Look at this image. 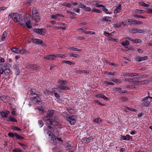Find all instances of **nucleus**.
Listing matches in <instances>:
<instances>
[{
  "mask_svg": "<svg viewBox=\"0 0 152 152\" xmlns=\"http://www.w3.org/2000/svg\"><path fill=\"white\" fill-rule=\"evenodd\" d=\"M21 16V15H19V14L16 13L10 14L9 15V16H11V18H13L14 17V21L16 22H18L20 20Z\"/></svg>",
  "mask_w": 152,
  "mask_h": 152,
  "instance_id": "f257e3e1",
  "label": "nucleus"
},
{
  "mask_svg": "<svg viewBox=\"0 0 152 152\" xmlns=\"http://www.w3.org/2000/svg\"><path fill=\"white\" fill-rule=\"evenodd\" d=\"M24 16V22L25 23L27 27L29 29L31 28H32V24L30 18L28 17H26V15H25Z\"/></svg>",
  "mask_w": 152,
  "mask_h": 152,
  "instance_id": "f03ea898",
  "label": "nucleus"
},
{
  "mask_svg": "<svg viewBox=\"0 0 152 152\" xmlns=\"http://www.w3.org/2000/svg\"><path fill=\"white\" fill-rule=\"evenodd\" d=\"M45 29L44 28H35L33 29V31L37 34L42 35H44L45 33Z\"/></svg>",
  "mask_w": 152,
  "mask_h": 152,
  "instance_id": "7ed1b4c3",
  "label": "nucleus"
},
{
  "mask_svg": "<svg viewBox=\"0 0 152 152\" xmlns=\"http://www.w3.org/2000/svg\"><path fill=\"white\" fill-rule=\"evenodd\" d=\"M77 117L75 115L69 116L67 119V121L71 125L74 124L76 122V118Z\"/></svg>",
  "mask_w": 152,
  "mask_h": 152,
  "instance_id": "20e7f679",
  "label": "nucleus"
},
{
  "mask_svg": "<svg viewBox=\"0 0 152 152\" xmlns=\"http://www.w3.org/2000/svg\"><path fill=\"white\" fill-rule=\"evenodd\" d=\"M31 41L34 43L35 44H40L43 46H44L45 45L43 41L40 39H31Z\"/></svg>",
  "mask_w": 152,
  "mask_h": 152,
  "instance_id": "39448f33",
  "label": "nucleus"
},
{
  "mask_svg": "<svg viewBox=\"0 0 152 152\" xmlns=\"http://www.w3.org/2000/svg\"><path fill=\"white\" fill-rule=\"evenodd\" d=\"M54 110H51L48 111L47 115L45 116V118L47 119H50V118H51L53 116V115L54 113Z\"/></svg>",
  "mask_w": 152,
  "mask_h": 152,
  "instance_id": "423d86ee",
  "label": "nucleus"
},
{
  "mask_svg": "<svg viewBox=\"0 0 152 152\" xmlns=\"http://www.w3.org/2000/svg\"><path fill=\"white\" fill-rule=\"evenodd\" d=\"M32 100L34 103H37L41 102V98L38 96H33Z\"/></svg>",
  "mask_w": 152,
  "mask_h": 152,
  "instance_id": "0eeeda50",
  "label": "nucleus"
},
{
  "mask_svg": "<svg viewBox=\"0 0 152 152\" xmlns=\"http://www.w3.org/2000/svg\"><path fill=\"white\" fill-rule=\"evenodd\" d=\"M94 139L92 136H90L89 137H83L82 139V140L84 142H90L91 140Z\"/></svg>",
  "mask_w": 152,
  "mask_h": 152,
  "instance_id": "6e6552de",
  "label": "nucleus"
},
{
  "mask_svg": "<svg viewBox=\"0 0 152 152\" xmlns=\"http://www.w3.org/2000/svg\"><path fill=\"white\" fill-rule=\"evenodd\" d=\"M131 31H130L132 33H141L144 32V30L140 29L138 28L133 29L132 30H130Z\"/></svg>",
  "mask_w": 152,
  "mask_h": 152,
  "instance_id": "1a4fd4ad",
  "label": "nucleus"
},
{
  "mask_svg": "<svg viewBox=\"0 0 152 152\" xmlns=\"http://www.w3.org/2000/svg\"><path fill=\"white\" fill-rule=\"evenodd\" d=\"M56 57V55H50L45 57L44 58L49 60H52Z\"/></svg>",
  "mask_w": 152,
  "mask_h": 152,
  "instance_id": "9d476101",
  "label": "nucleus"
},
{
  "mask_svg": "<svg viewBox=\"0 0 152 152\" xmlns=\"http://www.w3.org/2000/svg\"><path fill=\"white\" fill-rule=\"evenodd\" d=\"M132 82H133L132 84H134L135 85H136L138 84L139 81L137 80H140L139 77L132 78Z\"/></svg>",
  "mask_w": 152,
  "mask_h": 152,
  "instance_id": "9b49d317",
  "label": "nucleus"
},
{
  "mask_svg": "<svg viewBox=\"0 0 152 152\" xmlns=\"http://www.w3.org/2000/svg\"><path fill=\"white\" fill-rule=\"evenodd\" d=\"M148 59V57L147 56H144L143 57H140L139 56H137L136 58V60L139 61H142L145 60H147Z\"/></svg>",
  "mask_w": 152,
  "mask_h": 152,
  "instance_id": "f8f14e48",
  "label": "nucleus"
},
{
  "mask_svg": "<svg viewBox=\"0 0 152 152\" xmlns=\"http://www.w3.org/2000/svg\"><path fill=\"white\" fill-rule=\"evenodd\" d=\"M13 67L15 70V73L16 75H18L20 72L19 67L17 65H14Z\"/></svg>",
  "mask_w": 152,
  "mask_h": 152,
  "instance_id": "ddd939ff",
  "label": "nucleus"
},
{
  "mask_svg": "<svg viewBox=\"0 0 152 152\" xmlns=\"http://www.w3.org/2000/svg\"><path fill=\"white\" fill-rule=\"evenodd\" d=\"M33 18L35 22H39L40 20V17L39 16L38 14L35 15H33Z\"/></svg>",
  "mask_w": 152,
  "mask_h": 152,
  "instance_id": "4468645a",
  "label": "nucleus"
},
{
  "mask_svg": "<svg viewBox=\"0 0 152 152\" xmlns=\"http://www.w3.org/2000/svg\"><path fill=\"white\" fill-rule=\"evenodd\" d=\"M58 88H60L61 90H69L70 89V88L69 87L64 86H59V87H58Z\"/></svg>",
  "mask_w": 152,
  "mask_h": 152,
  "instance_id": "2eb2a0df",
  "label": "nucleus"
},
{
  "mask_svg": "<svg viewBox=\"0 0 152 152\" xmlns=\"http://www.w3.org/2000/svg\"><path fill=\"white\" fill-rule=\"evenodd\" d=\"M121 10V6H119V7L116 8L114 11V12L115 13H117L119 12Z\"/></svg>",
  "mask_w": 152,
  "mask_h": 152,
  "instance_id": "dca6fc26",
  "label": "nucleus"
},
{
  "mask_svg": "<svg viewBox=\"0 0 152 152\" xmlns=\"http://www.w3.org/2000/svg\"><path fill=\"white\" fill-rule=\"evenodd\" d=\"M7 35V33L5 31L3 32L1 37V40L2 41L5 40L6 37Z\"/></svg>",
  "mask_w": 152,
  "mask_h": 152,
  "instance_id": "f3484780",
  "label": "nucleus"
},
{
  "mask_svg": "<svg viewBox=\"0 0 152 152\" xmlns=\"http://www.w3.org/2000/svg\"><path fill=\"white\" fill-rule=\"evenodd\" d=\"M121 140H129L130 138L129 136L128 135H126V136L124 135L121 137Z\"/></svg>",
  "mask_w": 152,
  "mask_h": 152,
  "instance_id": "a211bd4d",
  "label": "nucleus"
},
{
  "mask_svg": "<svg viewBox=\"0 0 152 152\" xmlns=\"http://www.w3.org/2000/svg\"><path fill=\"white\" fill-rule=\"evenodd\" d=\"M30 93L32 95H37V92L35 89H31L30 91Z\"/></svg>",
  "mask_w": 152,
  "mask_h": 152,
  "instance_id": "6ab92c4d",
  "label": "nucleus"
},
{
  "mask_svg": "<svg viewBox=\"0 0 152 152\" xmlns=\"http://www.w3.org/2000/svg\"><path fill=\"white\" fill-rule=\"evenodd\" d=\"M120 100L122 102H126L128 100V99L127 97H125V96H123L121 97Z\"/></svg>",
  "mask_w": 152,
  "mask_h": 152,
  "instance_id": "aec40b11",
  "label": "nucleus"
},
{
  "mask_svg": "<svg viewBox=\"0 0 152 152\" xmlns=\"http://www.w3.org/2000/svg\"><path fill=\"white\" fill-rule=\"evenodd\" d=\"M47 126H50L52 125V119H47Z\"/></svg>",
  "mask_w": 152,
  "mask_h": 152,
  "instance_id": "412c9836",
  "label": "nucleus"
},
{
  "mask_svg": "<svg viewBox=\"0 0 152 152\" xmlns=\"http://www.w3.org/2000/svg\"><path fill=\"white\" fill-rule=\"evenodd\" d=\"M28 67L30 68L34 69L38 68V66L37 65L32 64L30 65Z\"/></svg>",
  "mask_w": 152,
  "mask_h": 152,
  "instance_id": "4be33fe9",
  "label": "nucleus"
},
{
  "mask_svg": "<svg viewBox=\"0 0 152 152\" xmlns=\"http://www.w3.org/2000/svg\"><path fill=\"white\" fill-rule=\"evenodd\" d=\"M115 90L116 91L120 93H124L123 91H122V89L121 88H115Z\"/></svg>",
  "mask_w": 152,
  "mask_h": 152,
  "instance_id": "5701e85b",
  "label": "nucleus"
},
{
  "mask_svg": "<svg viewBox=\"0 0 152 152\" xmlns=\"http://www.w3.org/2000/svg\"><path fill=\"white\" fill-rule=\"evenodd\" d=\"M128 22L129 23V24L135 25V20H132V19H129L128 20Z\"/></svg>",
  "mask_w": 152,
  "mask_h": 152,
  "instance_id": "b1692460",
  "label": "nucleus"
},
{
  "mask_svg": "<svg viewBox=\"0 0 152 152\" xmlns=\"http://www.w3.org/2000/svg\"><path fill=\"white\" fill-rule=\"evenodd\" d=\"M110 18V17H107V16H105L102 19H101V21H103V20H104L105 21H109L110 22H111V21L110 20H109L108 19Z\"/></svg>",
  "mask_w": 152,
  "mask_h": 152,
  "instance_id": "393cba45",
  "label": "nucleus"
},
{
  "mask_svg": "<svg viewBox=\"0 0 152 152\" xmlns=\"http://www.w3.org/2000/svg\"><path fill=\"white\" fill-rule=\"evenodd\" d=\"M10 72V70L9 69H5L4 71V74L6 75H7L9 74Z\"/></svg>",
  "mask_w": 152,
  "mask_h": 152,
  "instance_id": "a878e982",
  "label": "nucleus"
},
{
  "mask_svg": "<svg viewBox=\"0 0 152 152\" xmlns=\"http://www.w3.org/2000/svg\"><path fill=\"white\" fill-rule=\"evenodd\" d=\"M15 137L18 140H23L24 139V137L19 135L18 133L15 134Z\"/></svg>",
  "mask_w": 152,
  "mask_h": 152,
  "instance_id": "bb28decb",
  "label": "nucleus"
},
{
  "mask_svg": "<svg viewBox=\"0 0 152 152\" xmlns=\"http://www.w3.org/2000/svg\"><path fill=\"white\" fill-rule=\"evenodd\" d=\"M1 114L2 118H5L7 117V115L6 113V112H5L2 111L1 112Z\"/></svg>",
  "mask_w": 152,
  "mask_h": 152,
  "instance_id": "cd10ccee",
  "label": "nucleus"
},
{
  "mask_svg": "<svg viewBox=\"0 0 152 152\" xmlns=\"http://www.w3.org/2000/svg\"><path fill=\"white\" fill-rule=\"evenodd\" d=\"M17 133H13L12 132H9L8 134V135L12 137V138H13L14 137H15V134H17Z\"/></svg>",
  "mask_w": 152,
  "mask_h": 152,
  "instance_id": "c85d7f7f",
  "label": "nucleus"
},
{
  "mask_svg": "<svg viewBox=\"0 0 152 152\" xmlns=\"http://www.w3.org/2000/svg\"><path fill=\"white\" fill-rule=\"evenodd\" d=\"M13 152H22V150L18 148H16L12 150Z\"/></svg>",
  "mask_w": 152,
  "mask_h": 152,
  "instance_id": "c756f323",
  "label": "nucleus"
},
{
  "mask_svg": "<svg viewBox=\"0 0 152 152\" xmlns=\"http://www.w3.org/2000/svg\"><path fill=\"white\" fill-rule=\"evenodd\" d=\"M11 50L12 51L15 53H19V50L17 48H13L11 49Z\"/></svg>",
  "mask_w": 152,
  "mask_h": 152,
  "instance_id": "7c9ffc66",
  "label": "nucleus"
},
{
  "mask_svg": "<svg viewBox=\"0 0 152 152\" xmlns=\"http://www.w3.org/2000/svg\"><path fill=\"white\" fill-rule=\"evenodd\" d=\"M70 49L71 51H76L79 52H81L82 50L81 49H78L77 48H71Z\"/></svg>",
  "mask_w": 152,
  "mask_h": 152,
  "instance_id": "2f4dec72",
  "label": "nucleus"
},
{
  "mask_svg": "<svg viewBox=\"0 0 152 152\" xmlns=\"http://www.w3.org/2000/svg\"><path fill=\"white\" fill-rule=\"evenodd\" d=\"M108 40L110 41H113V42H118V39H115L112 37H110L108 38Z\"/></svg>",
  "mask_w": 152,
  "mask_h": 152,
  "instance_id": "473e14b6",
  "label": "nucleus"
},
{
  "mask_svg": "<svg viewBox=\"0 0 152 152\" xmlns=\"http://www.w3.org/2000/svg\"><path fill=\"white\" fill-rule=\"evenodd\" d=\"M52 125L53 126H58V122H57L56 121V120H53V119H52Z\"/></svg>",
  "mask_w": 152,
  "mask_h": 152,
  "instance_id": "72a5a7b5",
  "label": "nucleus"
},
{
  "mask_svg": "<svg viewBox=\"0 0 152 152\" xmlns=\"http://www.w3.org/2000/svg\"><path fill=\"white\" fill-rule=\"evenodd\" d=\"M18 144L20 145L21 146L23 147V148L25 149L27 148V146L26 145L23 144L21 143L20 142H18Z\"/></svg>",
  "mask_w": 152,
  "mask_h": 152,
  "instance_id": "f704fd0d",
  "label": "nucleus"
},
{
  "mask_svg": "<svg viewBox=\"0 0 152 152\" xmlns=\"http://www.w3.org/2000/svg\"><path fill=\"white\" fill-rule=\"evenodd\" d=\"M39 14L38 11H36L35 9H33L32 10V15H35L36 14Z\"/></svg>",
  "mask_w": 152,
  "mask_h": 152,
  "instance_id": "c9c22d12",
  "label": "nucleus"
},
{
  "mask_svg": "<svg viewBox=\"0 0 152 152\" xmlns=\"http://www.w3.org/2000/svg\"><path fill=\"white\" fill-rule=\"evenodd\" d=\"M62 5L64 6H66L68 7H71V4L68 3H66V2H64L62 4Z\"/></svg>",
  "mask_w": 152,
  "mask_h": 152,
  "instance_id": "e433bc0d",
  "label": "nucleus"
},
{
  "mask_svg": "<svg viewBox=\"0 0 152 152\" xmlns=\"http://www.w3.org/2000/svg\"><path fill=\"white\" fill-rule=\"evenodd\" d=\"M12 129L14 130H18V131H20L21 130V129L18 128L17 127L15 126H12Z\"/></svg>",
  "mask_w": 152,
  "mask_h": 152,
  "instance_id": "4c0bfd02",
  "label": "nucleus"
},
{
  "mask_svg": "<svg viewBox=\"0 0 152 152\" xmlns=\"http://www.w3.org/2000/svg\"><path fill=\"white\" fill-rule=\"evenodd\" d=\"M148 77V75H141L139 77L140 80H141V78H146Z\"/></svg>",
  "mask_w": 152,
  "mask_h": 152,
  "instance_id": "58836bf2",
  "label": "nucleus"
},
{
  "mask_svg": "<svg viewBox=\"0 0 152 152\" xmlns=\"http://www.w3.org/2000/svg\"><path fill=\"white\" fill-rule=\"evenodd\" d=\"M134 17H136L138 18H142L143 19H145L146 18L145 17L142 16L140 15H138L137 14H135L134 15Z\"/></svg>",
  "mask_w": 152,
  "mask_h": 152,
  "instance_id": "ea45409f",
  "label": "nucleus"
},
{
  "mask_svg": "<svg viewBox=\"0 0 152 152\" xmlns=\"http://www.w3.org/2000/svg\"><path fill=\"white\" fill-rule=\"evenodd\" d=\"M27 50L25 49H22L20 50H19V52L21 54H23L27 52Z\"/></svg>",
  "mask_w": 152,
  "mask_h": 152,
  "instance_id": "a19ab883",
  "label": "nucleus"
},
{
  "mask_svg": "<svg viewBox=\"0 0 152 152\" xmlns=\"http://www.w3.org/2000/svg\"><path fill=\"white\" fill-rule=\"evenodd\" d=\"M62 115L63 116L66 118L67 119L68 117L69 116V114L67 113L66 112L63 113H62Z\"/></svg>",
  "mask_w": 152,
  "mask_h": 152,
  "instance_id": "79ce46f5",
  "label": "nucleus"
},
{
  "mask_svg": "<svg viewBox=\"0 0 152 152\" xmlns=\"http://www.w3.org/2000/svg\"><path fill=\"white\" fill-rule=\"evenodd\" d=\"M103 7V8H102L103 11L104 12H105V13L107 14H110V12H108V11L107 9L105 8V7Z\"/></svg>",
  "mask_w": 152,
  "mask_h": 152,
  "instance_id": "37998d69",
  "label": "nucleus"
},
{
  "mask_svg": "<svg viewBox=\"0 0 152 152\" xmlns=\"http://www.w3.org/2000/svg\"><path fill=\"white\" fill-rule=\"evenodd\" d=\"M140 4L144 7H148L149 6V5L146 4L144 2H140Z\"/></svg>",
  "mask_w": 152,
  "mask_h": 152,
  "instance_id": "c03bdc74",
  "label": "nucleus"
},
{
  "mask_svg": "<svg viewBox=\"0 0 152 152\" xmlns=\"http://www.w3.org/2000/svg\"><path fill=\"white\" fill-rule=\"evenodd\" d=\"M142 42V41L140 39H134L133 42L134 43H140Z\"/></svg>",
  "mask_w": 152,
  "mask_h": 152,
  "instance_id": "a18cd8bd",
  "label": "nucleus"
},
{
  "mask_svg": "<svg viewBox=\"0 0 152 152\" xmlns=\"http://www.w3.org/2000/svg\"><path fill=\"white\" fill-rule=\"evenodd\" d=\"M92 3L94 5L97 6L99 4V2L97 1H92Z\"/></svg>",
  "mask_w": 152,
  "mask_h": 152,
  "instance_id": "49530a36",
  "label": "nucleus"
},
{
  "mask_svg": "<svg viewBox=\"0 0 152 152\" xmlns=\"http://www.w3.org/2000/svg\"><path fill=\"white\" fill-rule=\"evenodd\" d=\"M92 12H96L98 13H100L102 12L100 10L95 9L93 10L92 11Z\"/></svg>",
  "mask_w": 152,
  "mask_h": 152,
  "instance_id": "de8ad7c7",
  "label": "nucleus"
},
{
  "mask_svg": "<svg viewBox=\"0 0 152 152\" xmlns=\"http://www.w3.org/2000/svg\"><path fill=\"white\" fill-rule=\"evenodd\" d=\"M56 56V57H57L58 58H64L66 57V56H65V55L64 54H57Z\"/></svg>",
  "mask_w": 152,
  "mask_h": 152,
  "instance_id": "09e8293b",
  "label": "nucleus"
},
{
  "mask_svg": "<svg viewBox=\"0 0 152 152\" xmlns=\"http://www.w3.org/2000/svg\"><path fill=\"white\" fill-rule=\"evenodd\" d=\"M105 73L107 75H114L116 73L115 72H105Z\"/></svg>",
  "mask_w": 152,
  "mask_h": 152,
  "instance_id": "8fccbe9b",
  "label": "nucleus"
},
{
  "mask_svg": "<svg viewBox=\"0 0 152 152\" xmlns=\"http://www.w3.org/2000/svg\"><path fill=\"white\" fill-rule=\"evenodd\" d=\"M126 109H127L128 110L131 111H133L134 112H136V111H137V110L136 109H132V108H130L129 107H126Z\"/></svg>",
  "mask_w": 152,
  "mask_h": 152,
  "instance_id": "3c124183",
  "label": "nucleus"
},
{
  "mask_svg": "<svg viewBox=\"0 0 152 152\" xmlns=\"http://www.w3.org/2000/svg\"><path fill=\"white\" fill-rule=\"evenodd\" d=\"M143 23L142 22H140L139 21H137L135 20V25H140L142 24Z\"/></svg>",
  "mask_w": 152,
  "mask_h": 152,
  "instance_id": "603ef678",
  "label": "nucleus"
},
{
  "mask_svg": "<svg viewBox=\"0 0 152 152\" xmlns=\"http://www.w3.org/2000/svg\"><path fill=\"white\" fill-rule=\"evenodd\" d=\"M104 83L106 84H109L111 85H114V84L112 82H108V81H105L104 82Z\"/></svg>",
  "mask_w": 152,
  "mask_h": 152,
  "instance_id": "864d4df0",
  "label": "nucleus"
},
{
  "mask_svg": "<svg viewBox=\"0 0 152 152\" xmlns=\"http://www.w3.org/2000/svg\"><path fill=\"white\" fill-rule=\"evenodd\" d=\"M11 118V121L12 122H17V121L15 119L14 117H12V116H10Z\"/></svg>",
  "mask_w": 152,
  "mask_h": 152,
  "instance_id": "5fc2aeb1",
  "label": "nucleus"
},
{
  "mask_svg": "<svg viewBox=\"0 0 152 152\" xmlns=\"http://www.w3.org/2000/svg\"><path fill=\"white\" fill-rule=\"evenodd\" d=\"M64 63H65L67 64H68L69 65H71L72 64H74L73 63L70 61H65L63 62Z\"/></svg>",
  "mask_w": 152,
  "mask_h": 152,
  "instance_id": "6e6d98bb",
  "label": "nucleus"
},
{
  "mask_svg": "<svg viewBox=\"0 0 152 152\" xmlns=\"http://www.w3.org/2000/svg\"><path fill=\"white\" fill-rule=\"evenodd\" d=\"M38 124L40 127H42L43 126V124L42 120L38 121Z\"/></svg>",
  "mask_w": 152,
  "mask_h": 152,
  "instance_id": "4d7b16f0",
  "label": "nucleus"
},
{
  "mask_svg": "<svg viewBox=\"0 0 152 152\" xmlns=\"http://www.w3.org/2000/svg\"><path fill=\"white\" fill-rule=\"evenodd\" d=\"M112 81L113 82L116 83H121V81H120V80L118 79H113L112 80Z\"/></svg>",
  "mask_w": 152,
  "mask_h": 152,
  "instance_id": "13d9d810",
  "label": "nucleus"
},
{
  "mask_svg": "<svg viewBox=\"0 0 152 152\" xmlns=\"http://www.w3.org/2000/svg\"><path fill=\"white\" fill-rule=\"evenodd\" d=\"M85 38L84 37H81L80 36H78L76 37V39L77 40H83Z\"/></svg>",
  "mask_w": 152,
  "mask_h": 152,
  "instance_id": "bf43d9fd",
  "label": "nucleus"
},
{
  "mask_svg": "<svg viewBox=\"0 0 152 152\" xmlns=\"http://www.w3.org/2000/svg\"><path fill=\"white\" fill-rule=\"evenodd\" d=\"M54 94L55 96L57 99H59L60 98V95L59 94H58L57 93H54Z\"/></svg>",
  "mask_w": 152,
  "mask_h": 152,
  "instance_id": "052dcab7",
  "label": "nucleus"
},
{
  "mask_svg": "<svg viewBox=\"0 0 152 152\" xmlns=\"http://www.w3.org/2000/svg\"><path fill=\"white\" fill-rule=\"evenodd\" d=\"M79 6L80 8H83V9L85 8H86V5H84L83 4H79Z\"/></svg>",
  "mask_w": 152,
  "mask_h": 152,
  "instance_id": "680f3d73",
  "label": "nucleus"
},
{
  "mask_svg": "<svg viewBox=\"0 0 152 152\" xmlns=\"http://www.w3.org/2000/svg\"><path fill=\"white\" fill-rule=\"evenodd\" d=\"M144 11L143 10H138V9H136L135 10V12H137L139 14H141V13H143V11Z\"/></svg>",
  "mask_w": 152,
  "mask_h": 152,
  "instance_id": "e2e57ef3",
  "label": "nucleus"
},
{
  "mask_svg": "<svg viewBox=\"0 0 152 152\" xmlns=\"http://www.w3.org/2000/svg\"><path fill=\"white\" fill-rule=\"evenodd\" d=\"M103 95L104 94H98L97 95L96 97L98 98H102L103 97H102L103 96Z\"/></svg>",
  "mask_w": 152,
  "mask_h": 152,
  "instance_id": "0e129e2a",
  "label": "nucleus"
},
{
  "mask_svg": "<svg viewBox=\"0 0 152 152\" xmlns=\"http://www.w3.org/2000/svg\"><path fill=\"white\" fill-rule=\"evenodd\" d=\"M138 84H146L145 80L144 81H140L138 82Z\"/></svg>",
  "mask_w": 152,
  "mask_h": 152,
  "instance_id": "69168bd1",
  "label": "nucleus"
},
{
  "mask_svg": "<svg viewBox=\"0 0 152 152\" xmlns=\"http://www.w3.org/2000/svg\"><path fill=\"white\" fill-rule=\"evenodd\" d=\"M68 111L69 113L71 114L72 113L74 112V110L72 109H68Z\"/></svg>",
  "mask_w": 152,
  "mask_h": 152,
  "instance_id": "338daca9",
  "label": "nucleus"
},
{
  "mask_svg": "<svg viewBox=\"0 0 152 152\" xmlns=\"http://www.w3.org/2000/svg\"><path fill=\"white\" fill-rule=\"evenodd\" d=\"M147 12L149 14L152 13V9L151 8H147Z\"/></svg>",
  "mask_w": 152,
  "mask_h": 152,
  "instance_id": "774afa93",
  "label": "nucleus"
}]
</instances>
